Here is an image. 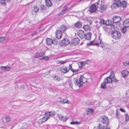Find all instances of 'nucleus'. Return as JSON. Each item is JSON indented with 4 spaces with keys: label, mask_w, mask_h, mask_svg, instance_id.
I'll return each mask as SVG.
<instances>
[{
    "label": "nucleus",
    "mask_w": 129,
    "mask_h": 129,
    "mask_svg": "<svg viewBox=\"0 0 129 129\" xmlns=\"http://www.w3.org/2000/svg\"><path fill=\"white\" fill-rule=\"evenodd\" d=\"M80 63V66H79V68H81L82 66H85V64L86 63V62L85 61H80L79 62Z\"/></svg>",
    "instance_id": "obj_30"
},
{
    "label": "nucleus",
    "mask_w": 129,
    "mask_h": 129,
    "mask_svg": "<svg viewBox=\"0 0 129 129\" xmlns=\"http://www.w3.org/2000/svg\"><path fill=\"white\" fill-rule=\"evenodd\" d=\"M98 129H110V128L107 127V126L105 127L104 125H103L102 123L99 124V125L98 127Z\"/></svg>",
    "instance_id": "obj_18"
},
{
    "label": "nucleus",
    "mask_w": 129,
    "mask_h": 129,
    "mask_svg": "<svg viewBox=\"0 0 129 129\" xmlns=\"http://www.w3.org/2000/svg\"><path fill=\"white\" fill-rule=\"evenodd\" d=\"M50 114H51V115H55L56 114V112L55 111L52 112H51V113H50Z\"/></svg>",
    "instance_id": "obj_48"
},
{
    "label": "nucleus",
    "mask_w": 129,
    "mask_h": 129,
    "mask_svg": "<svg viewBox=\"0 0 129 129\" xmlns=\"http://www.w3.org/2000/svg\"><path fill=\"white\" fill-rule=\"evenodd\" d=\"M40 11L41 12L44 13L46 10L47 8L44 5H41L40 6Z\"/></svg>",
    "instance_id": "obj_20"
},
{
    "label": "nucleus",
    "mask_w": 129,
    "mask_h": 129,
    "mask_svg": "<svg viewBox=\"0 0 129 129\" xmlns=\"http://www.w3.org/2000/svg\"><path fill=\"white\" fill-rule=\"evenodd\" d=\"M78 34L79 36L81 39L84 38L85 34L83 31L81 30L79 31L78 33Z\"/></svg>",
    "instance_id": "obj_12"
},
{
    "label": "nucleus",
    "mask_w": 129,
    "mask_h": 129,
    "mask_svg": "<svg viewBox=\"0 0 129 129\" xmlns=\"http://www.w3.org/2000/svg\"><path fill=\"white\" fill-rule=\"evenodd\" d=\"M94 41V40H93L91 42H88L87 44V45H93V42Z\"/></svg>",
    "instance_id": "obj_43"
},
{
    "label": "nucleus",
    "mask_w": 129,
    "mask_h": 129,
    "mask_svg": "<svg viewBox=\"0 0 129 129\" xmlns=\"http://www.w3.org/2000/svg\"><path fill=\"white\" fill-rule=\"evenodd\" d=\"M86 111L87 114H88L89 113L92 114L94 112V110L92 108H87Z\"/></svg>",
    "instance_id": "obj_21"
},
{
    "label": "nucleus",
    "mask_w": 129,
    "mask_h": 129,
    "mask_svg": "<svg viewBox=\"0 0 129 129\" xmlns=\"http://www.w3.org/2000/svg\"><path fill=\"white\" fill-rule=\"evenodd\" d=\"M70 123L71 124H78L79 123V122H70Z\"/></svg>",
    "instance_id": "obj_47"
},
{
    "label": "nucleus",
    "mask_w": 129,
    "mask_h": 129,
    "mask_svg": "<svg viewBox=\"0 0 129 129\" xmlns=\"http://www.w3.org/2000/svg\"><path fill=\"white\" fill-rule=\"evenodd\" d=\"M5 118L7 122H9L11 120L10 117L9 116L5 117Z\"/></svg>",
    "instance_id": "obj_37"
},
{
    "label": "nucleus",
    "mask_w": 129,
    "mask_h": 129,
    "mask_svg": "<svg viewBox=\"0 0 129 129\" xmlns=\"http://www.w3.org/2000/svg\"><path fill=\"white\" fill-rule=\"evenodd\" d=\"M100 46L101 47H102L103 48L104 47H105L104 45L103 44H102V45H101Z\"/></svg>",
    "instance_id": "obj_62"
},
{
    "label": "nucleus",
    "mask_w": 129,
    "mask_h": 129,
    "mask_svg": "<svg viewBox=\"0 0 129 129\" xmlns=\"http://www.w3.org/2000/svg\"><path fill=\"white\" fill-rule=\"evenodd\" d=\"M6 68L5 71H10L11 70V68L10 67L6 66Z\"/></svg>",
    "instance_id": "obj_44"
},
{
    "label": "nucleus",
    "mask_w": 129,
    "mask_h": 129,
    "mask_svg": "<svg viewBox=\"0 0 129 129\" xmlns=\"http://www.w3.org/2000/svg\"><path fill=\"white\" fill-rule=\"evenodd\" d=\"M60 30L63 32L64 31L67 29V28L64 25H62L60 28Z\"/></svg>",
    "instance_id": "obj_25"
},
{
    "label": "nucleus",
    "mask_w": 129,
    "mask_h": 129,
    "mask_svg": "<svg viewBox=\"0 0 129 129\" xmlns=\"http://www.w3.org/2000/svg\"><path fill=\"white\" fill-rule=\"evenodd\" d=\"M82 22L80 21H78L75 24V26L77 28H79L82 27Z\"/></svg>",
    "instance_id": "obj_14"
},
{
    "label": "nucleus",
    "mask_w": 129,
    "mask_h": 129,
    "mask_svg": "<svg viewBox=\"0 0 129 129\" xmlns=\"http://www.w3.org/2000/svg\"><path fill=\"white\" fill-rule=\"evenodd\" d=\"M38 38H39V37H36V38H34V39H33V40H36V39H38Z\"/></svg>",
    "instance_id": "obj_64"
},
{
    "label": "nucleus",
    "mask_w": 129,
    "mask_h": 129,
    "mask_svg": "<svg viewBox=\"0 0 129 129\" xmlns=\"http://www.w3.org/2000/svg\"><path fill=\"white\" fill-rule=\"evenodd\" d=\"M66 62V61H61L60 62V63L61 64H63L64 63H65Z\"/></svg>",
    "instance_id": "obj_60"
},
{
    "label": "nucleus",
    "mask_w": 129,
    "mask_h": 129,
    "mask_svg": "<svg viewBox=\"0 0 129 129\" xmlns=\"http://www.w3.org/2000/svg\"><path fill=\"white\" fill-rule=\"evenodd\" d=\"M54 79L57 81H59L61 80V79L59 77L56 76L54 77Z\"/></svg>",
    "instance_id": "obj_36"
},
{
    "label": "nucleus",
    "mask_w": 129,
    "mask_h": 129,
    "mask_svg": "<svg viewBox=\"0 0 129 129\" xmlns=\"http://www.w3.org/2000/svg\"><path fill=\"white\" fill-rule=\"evenodd\" d=\"M1 3L2 5H3L4 6H5L6 5V3L5 2H1V3Z\"/></svg>",
    "instance_id": "obj_55"
},
{
    "label": "nucleus",
    "mask_w": 129,
    "mask_h": 129,
    "mask_svg": "<svg viewBox=\"0 0 129 129\" xmlns=\"http://www.w3.org/2000/svg\"><path fill=\"white\" fill-rule=\"evenodd\" d=\"M112 79V78H113L115 77V73L113 71H111L110 72V75L109 76Z\"/></svg>",
    "instance_id": "obj_28"
},
{
    "label": "nucleus",
    "mask_w": 129,
    "mask_h": 129,
    "mask_svg": "<svg viewBox=\"0 0 129 129\" xmlns=\"http://www.w3.org/2000/svg\"><path fill=\"white\" fill-rule=\"evenodd\" d=\"M105 20L103 19H101L100 20L99 23L100 24H105V25H107V24L106 22H105Z\"/></svg>",
    "instance_id": "obj_29"
},
{
    "label": "nucleus",
    "mask_w": 129,
    "mask_h": 129,
    "mask_svg": "<svg viewBox=\"0 0 129 129\" xmlns=\"http://www.w3.org/2000/svg\"><path fill=\"white\" fill-rule=\"evenodd\" d=\"M96 10V7L95 4H93L91 5L89 8L88 11L91 13H94Z\"/></svg>",
    "instance_id": "obj_8"
},
{
    "label": "nucleus",
    "mask_w": 129,
    "mask_h": 129,
    "mask_svg": "<svg viewBox=\"0 0 129 129\" xmlns=\"http://www.w3.org/2000/svg\"><path fill=\"white\" fill-rule=\"evenodd\" d=\"M55 35L56 38L59 39L61 38L62 36L61 31L59 30H57L56 31Z\"/></svg>",
    "instance_id": "obj_11"
},
{
    "label": "nucleus",
    "mask_w": 129,
    "mask_h": 129,
    "mask_svg": "<svg viewBox=\"0 0 129 129\" xmlns=\"http://www.w3.org/2000/svg\"><path fill=\"white\" fill-rule=\"evenodd\" d=\"M91 34L90 33H88L86 34H85L84 38L85 39L88 40H90L91 39Z\"/></svg>",
    "instance_id": "obj_16"
},
{
    "label": "nucleus",
    "mask_w": 129,
    "mask_h": 129,
    "mask_svg": "<svg viewBox=\"0 0 129 129\" xmlns=\"http://www.w3.org/2000/svg\"><path fill=\"white\" fill-rule=\"evenodd\" d=\"M79 40L78 38H74L71 41L70 45L72 46L73 45H77L79 43Z\"/></svg>",
    "instance_id": "obj_7"
},
{
    "label": "nucleus",
    "mask_w": 129,
    "mask_h": 129,
    "mask_svg": "<svg viewBox=\"0 0 129 129\" xmlns=\"http://www.w3.org/2000/svg\"><path fill=\"white\" fill-rule=\"evenodd\" d=\"M123 25L124 27H129V19H126L124 21Z\"/></svg>",
    "instance_id": "obj_13"
},
{
    "label": "nucleus",
    "mask_w": 129,
    "mask_h": 129,
    "mask_svg": "<svg viewBox=\"0 0 129 129\" xmlns=\"http://www.w3.org/2000/svg\"><path fill=\"white\" fill-rule=\"evenodd\" d=\"M106 84H107L106 82H105L104 81L101 84V87L102 88L104 89L106 87Z\"/></svg>",
    "instance_id": "obj_27"
},
{
    "label": "nucleus",
    "mask_w": 129,
    "mask_h": 129,
    "mask_svg": "<svg viewBox=\"0 0 129 129\" xmlns=\"http://www.w3.org/2000/svg\"><path fill=\"white\" fill-rule=\"evenodd\" d=\"M49 59V58L47 56L42 57V58H41L40 59L41 60H47L48 59Z\"/></svg>",
    "instance_id": "obj_41"
},
{
    "label": "nucleus",
    "mask_w": 129,
    "mask_h": 129,
    "mask_svg": "<svg viewBox=\"0 0 129 129\" xmlns=\"http://www.w3.org/2000/svg\"><path fill=\"white\" fill-rule=\"evenodd\" d=\"M113 21L114 23H119L121 20V18L119 16H115L113 19Z\"/></svg>",
    "instance_id": "obj_10"
},
{
    "label": "nucleus",
    "mask_w": 129,
    "mask_h": 129,
    "mask_svg": "<svg viewBox=\"0 0 129 129\" xmlns=\"http://www.w3.org/2000/svg\"><path fill=\"white\" fill-rule=\"evenodd\" d=\"M70 43V41L69 39L67 38H66L61 41L59 43V44L61 46H65L69 45Z\"/></svg>",
    "instance_id": "obj_6"
},
{
    "label": "nucleus",
    "mask_w": 129,
    "mask_h": 129,
    "mask_svg": "<svg viewBox=\"0 0 129 129\" xmlns=\"http://www.w3.org/2000/svg\"><path fill=\"white\" fill-rule=\"evenodd\" d=\"M58 117L60 119H61V120L64 121H66L68 119V118L67 117H64L63 116L61 115L58 116Z\"/></svg>",
    "instance_id": "obj_26"
},
{
    "label": "nucleus",
    "mask_w": 129,
    "mask_h": 129,
    "mask_svg": "<svg viewBox=\"0 0 129 129\" xmlns=\"http://www.w3.org/2000/svg\"><path fill=\"white\" fill-rule=\"evenodd\" d=\"M50 113L51 112H49L47 111L44 114V115H46V116L47 117L46 118H48V119L49 118V117L51 116V114H50Z\"/></svg>",
    "instance_id": "obj_34"
},
{
    "label": "nucleus",
    "mask_w": 129,
    "mask_h": 129,
    "mask_svg": "<svg viewBox=\"0 0 129 129\" xmlns=\"http://www.w3.org/2000/svg\"><path fill=\"white\" fill-rule=\"evenodd\" d=\"M113 79V80H112V81H113L115 83H117L118 82V80H117V79H116L115 77H114Z\"/></svg>",
    "instance_id": "obj_45"
},
{
    "label": "nucleus",
    "mask_w": 129,
    "mask_h": 129,
    "mask_svg": "<svg viewBox=\"0 0 129 129\" xmlns=\"http://www.w3.org/2000/svg\"><path fill=\"white\" fill-rule=\"evenodd\" d=\"M48 118H46L45 120H43V121L41 119H40L38 121V122L39 124H41L42 123L45 122L46 121L48 120Z\"/></svg>",
    "instance_id": "obj_33"
},
{
    "label": "nucleus",
    "mask_w": 129,
    "mask_h": 129,
    "mask_svg": "<svg viewBox=\"0 0 129 129\" xmlns=\"http://www.w3.org/2000/svg\"><path fill=\"white\" fill-rule=\"evenodd\" d=\"M68 84L69 86H70V87H72V81L71 80H68Z\"/></svg>",
    "instance_id": "obj_39"
},
{
    "label": "nucleus",
    "mask_w": 129,
    "mask_h": 129,
    "mask_svg": "<svg viewBox=\"0 0 129 129\" xmlns=\"http://www.w3.org/2000/svg\"><path fill=\"white\" fill-rule=\"evenodd\" d=\"M127 27L124 26V27L122 28L121 29V32L123 34L125 33L127 31Z\"/></svg>",
    "instance_id": "obj_32"
},
{
    "label": "nucleus",
    "mask_w": 129,
    "mask_h": 129,
    "mask_svg": "<svg viewBox=\"0 0 129 129\" xmlns=\"http://www.w3.org/2000/svg\"><path fill=\"white\" fill-rule=\"evenodd\" d=\"M0 69L2 70H5V69L6 68V66H1L0 67Z\"/></svg>",
    "instance_id": "obj_50"
},
{
    "label": "nucleus",
    "mask_w": 129,
    "mask_h": 129,
    "mask_svg": "<svg viewBox=\"0 0 129 129\" xmlns=\"http://www.w3.org/2000/svg\"><path fill=\"white\" fill-rule=\"evenodd\" d=\"M74 79H75L74 82L75 84L77 86L79 84L78 86L79 87H82L83 85V84L87 81L86 78L82 76H80L78 81L77 79L75 78H74Z\"/></svg>",
    "instance_id": "obj_1"
},
{
    "label": "nucleus",
    "mask_w": 129,
    "mask_h": 129,
    "mask_svg": "<svg viewBox=\"0 0 129 129\" xmlns=\"http://www.w3.org/2000/svg\"><path fill=\"white\" fill-rule=\"evenodd\" d=\"M61 71L64 73H67L69 71V70L66 67H63L61 70Z\"/></svg>",
    "instance_id": "obj_24"
},
{
    "label": "nucleus",
    "mask_w": 129,
    "mask_h": 129,
    "mask_svg": "<svg viewBox=\"0 0 129 129\" xmlns=\"http://www.w3.org/2000/svg\"><path fill=\"white\" fill-rule=\"evenodd\" d=\"M68 8V7H66V8L65 9H63V10H62L61 11V12H62L63 11H66Z\"/></svg>",
    "instance_id": "obj_58"
},
{
    "label": "nucleus",
    "mask_w": 129,
    "mask_h": 129,
    "mask_svg": "<svg viewBox=\"0 0 129 129\" xmlns=\"http://www.w3.org/2000/svg\"><path fill=\"white\" fill-rule=\"evenodd\" d=\"M33 8V11L34 12L36 13H37L39 10V8H38L36 5H34Z\"/></svg>",
    "instance_id": "obj_22"
},
{
    "label": "nucleus",
    "mask_w": 129,
    "mask_h": 129,
    "mask_svg": "<svg viewBox=\"0 0 129 129\" xmlns=\"http://www.w3.org/2000/svg\"><path fill=\"white\" fill-rule=\"evenodd\" d=\"M68 8V7H66V8L65 9H63V10H62L61 11V12H62L63 11H66Z\"/></svg>",
    "instance_id": "obj_57"
},
{
    "label": "nucleus",
    "mask_w": 129,
    "mask_h": 129,
    "mask_svg": "<svg viewBox=\"0 0 129 129\" xmlns=\"http://www.w3.org/2000/svg\"><path fill=\"white\" fill-rule=\"evenodd\" d=\"M125 120L126 122L128 121L129 120V116L127 114H125Z\"/></svg>",
    "instance_id": "obj_35"
},
{
    "label": "nucleus",
    "mask_w": 129,
    "mask_h": 129,
    "mask_svg": "<svg viewBox=\"0 0 129 129\" xmlns=\"http://www.w3.org/2000/svg\"><path fill=\"white\" fill-rule=\"evenodd\" d=\"M37 34V33L35 31L31 35V36L32 37H33V36L36 35Z\"/></svg>",
    "instance_id": "obj_52"
},
{
    "label": "nucleus",
    "mask_w": 129,
    "mask_h": 129,
    "mask_svg": "<svg viewBox=\"0 0 129 129\" xmlns=\"http://www.w3.org/2000/svg\"><path fill=\"white\" fill-rule=\"evenodd\" d=\"M45 53V52H41L39 53L37 52L35 54V57H38L43 56L44 55Z\"/></svg>",
    "instance_id": "obj_15"
},
{
    "label": "nucleus",
    "mask_w": 129,
    "mask_h": 129,
    "mask_svg": "<svg viewBox=\"0 0 129 129\" xmlns=\"http://www.w3.org/2000/svg\"><path fill=\"white\" fill-rule=\"evenodd\" d=\"M121 6L123 8H125L126 7V2L125 1H123L122 3H121Z\"/></svg>",
    "instance_id": "obj_31"
},
{
    "label": "nucleus",
    "mask_w": 129,
    "mask_h": 129,
    "mask_svg": "<svg viewBox=\"0 0 129 129\" xmlns=\"http://www.w3.org/2000/svg\"><path fill=\"white\" fill-rule=\"evenodd\" d=\"M112 36L113 38L116 40L120 38L121 37L120 33L117 31H113L112 33Z\"/></svg>",
    "instance_id": "obj_5"
},
{
    "label": "nucleus",
    "mask_w": 129,
    "mask_h": 129,
    "mask_svg": "<svg viewBox=\"0 0 129 129\" xmlns=\"http://www.w3.org/2000/svg\"><path fill=\"white\" fill-rule=\"evenodd\" d=\"M5 40V38L4 37H0V43L3 42Z\"/></svg>",
    "instance_id": "obj_40"
},
{
    "label": "nucleus",
    "mask_w": 129,
    "mask_h": 129,
    "mask_svg": "<svg viewBox=\"0 0 129 129\" xmlns=\"http://www.w3.org/2000/svg\"><path fill=\"white\" fill-rule=\"evenodd\" d=\"M45 117H44L43 118L40 119L43 121V120H45Z\"/></svg>",
    "instance_id": "obj_61"
},
{
    "label": "nucleus",
    "mask_w": 129,
    "mask_h": 129,
    "mask_svg": "<svg viewBox=\"0 0 129 129\" xmlns=\"http://www.w3.org/2000/svg\"><path fill=\"white\" fill-rule=\"evenodd\" d=\"M83 28L85 30H86L89 29V26L88 25H84L83 26Z\"/></svg>",
    "instance_id": "obj_38"
},
{
    "label": "nucleus",
    "mask_w": 129,
    "mask_h": 129,
    "mask_svg": "<svg viewBox=\"0 0 129 129\" xmlns=\"http://www.w3.org/2000/svg\"><path fill=\"white\" fill-rule=\"evenodd\" d=\"M45 2L46 3V6L48 7H51L52 4L51 0H45Z\"/></svg>",
    "instance_id": "obj_19"
},
{
    "label": "nucleus",
    "mask_w": 129,
    "mask_h": 129,
    "mask_svg": "<svg viewBox=\"0 0 129 129\" xmlns=\"http://www.w3.org/2000/svg\"><path fill=\"white\" fill-rule=\"evenodd\" d=\"M58 42L56 40H54L53 41V43L52 44H54L55 45H57V44Z\"/></svg>",
    "instance_id": "obj_46"
},
{
    "label": "nucleus",
    "mask_w": 129,
    "mask_h": 129,
    "mask_svg": "<svg viewBox=\"0 0 129 129\" xmlns=\"http://www.w3.org/2000/svg\"><path fill=\"white\" fill-rule=\"evenodd\" d=\"M64 100H63V101L62 102V103H63V104H64V103H68V100H67L66 102H64Z\"/></svg>",
    "instance_id": "obj_54"
},
{
    "label": "nucleus",
    "mask_w": 129,
    "mask_h": 129,
    "mask_svg": "<svg viewBox=\"0 0 129 129\" xmlns=\"http://www.w3.org/2000/svg\"><path fill=\"white\" fill-rule=\"evenodd\" d=\"M123 64H124V65L125 66H126L127 65H128V63L126 62H123Z\"/></svg>",
    "instance_id": "obj_59"
},
{
    "label": "nucleus",
    "mask_w": 129,
    "mask_h": 129,
    "mask_svg": "<svg viewBox=\"0 0 129 129\" xmlns=\"http://www.w3.org/2000/svg\"><path fill=\"white\" fill-rule=\"evenodd\" d=\"M104 81L107 84L111 83L112 80L109 77L106 78L104 80Z\"/></svg>",
    "instance_id": "obj_17"
},
{
    "label": "nucleus",
    "mask_w": 129,
    "mask_h": 129,
    "mask_svg": "<svg viewBox=\"0 0 129 129\" xmlns=\"http://www.w3.org/2000/svg\"><path fill=\"white\" fill-rule=\"evenodd\" d=\"M121 73L122 76L124 78H126L129 76V72L126 70L122 71Z\"/></svg>",
    "instance_id": "obj_9"
},
{
    "label": "nucleus",
    "mask_w": 129,
    "mask_h": 129,
    "mask_svg": "<svg viewBox=\"0 0 129 129\" xmlns=\"http://www.w3.org/2000/svg\"><path fill=\"white\" fill-rule=\"evenodd\" d=\"M73 71L72 72H73V73H77L78 71L79 70L78 69L76 70L73 69Z\"/></svg>",
    "instance_id": "obj_51"
},
{
    "label": "nucleus",
    "mask_w": 129,
    "mask_h": 129,
    "mask_svg": "<svg viewBox=\"0 0 129 129\" xmlns=\"http://www.w3.org/2000/svg\"><path fill=\"white\" fill-rule=\"evenodd\" d=\"M103 4L102 2L98 1L96 4L97 5L99 4L101 5L99 8V11L101 13L105 11L107 9V6L104 5V4Z\"/></svg>",
    "instance_id": "obj_3"
},
{
    "label": "nucleus",
    "mask_w": 129,
    "mask_h": 129,
    "mask_svg": "<svg viewBox=\"0 0 129 129\" xmlns=\"http://www.w3.org/2000/svg\"><path fill=\"white\" fill-rule=\"evenodd\" d=\"M57 102H62V100H61V98H58L57 99Z\"/></svg>",
    "instance_id": "obj_49"
},
{
    "label": "nucleus",
    "mask_w": 129,
    "mask_h": 129,
    "mask_svg": "<svg viewBox=\"0 0 129 129\" xmlns=\"http://www.w3.org/2000/svg\"><path fill=\"white\" fill-rule=\"evenodd\" d=\"M69 69H68V70H69V71L70 70L72 72L73 71V69L72 68V65L71 64H70L69 65Z\"/></svg>",
    "instance_id": "obj_42"
},
{
    "label": "nucleus",
    "mask_w": 129,
    "mask_h": 129,
    "mask_svg": "<svg viewBox=\"0 0 129 129\" xmlns=\"http://www.w3.org/2000/svg\"><path fill=\"white\" fill-rule=\"evenodd\" d=\"M99 45V44L98 43H94L93 44V45H96L97 46H98Z\"/></svg>",
    "instance_id": "obj_63"
},
{
    "label": "nucleus",
    "mask_w": 129,
    "mask_h": 129,
    "mask_svg": "<svg viewBox=\"0 0 129 129\" xmlns=\"http://www.w3.org/2000/svg\"><path fill=\"white\" fill-rule=\"evenodd\" d=\"M126 94L127 96L129 97V89L126 91Z\"/></svg>",
    "instance_id": "obj_56"
},
{
    "label": "nucleus",
    "mask_w": 129,
    "mask_h": 129,
    "mask_svg": "<svg viewBox=\"0 0 129 129\" xmlns=\"http://www.w3.org/2000/svg\"><path fill=\"white\" fill-rule=\"evenodd\" d=\"M121 2L120 0H114V3L111 6L113 8L116 9L121 6Z\"/></svg>",
    "instance_id": "obj_4"
},
{
    "label": "nucleus",
    "mask_w": 129,
    "mask_h": 129,
    "mask_svg": "<svg viewBox=\"0 0 129 129\" xmlns=\"http://www.w3.org/2000/svg\"><path fill=\"white\" fill-rule=\"evenodd\" d=\"M120 110L122 112H125V110L122 108H120Z\"/></svg>",
    "instance_id": "obj_53"
},
{
    "label": "nucleus",
    "mask_w": 129,
    "mask_h": 129,
    "mask_svg": "<svg viewBox=\"0 0 129 129\" xmlns=\"http://www.w3.org/2000/svg\"><path fill=\"white\" fill-rule=\"evenodd\" d=\"M46 42L48 45H50L53 43V40L50 38H48L46 40Z\"/></svg>",
    "instance_id": "obj_23"
},
{
    "label": "nucleus",
    "mask_w": 129,
    "mask_h": 129,
    "mask_svg": "<svg viewBox=\"0 0 129 129\" xmlns=\"http://www.w3.org/2000/svg\"><path fill=\"white\" fill-rule=\"evenodd\" d=\"M101 121L102 123L104 125L105 127L107 126L108 124L109 120L106 116H102L100 118Z\"/></svg>",
    "instance_id": "obj_2"
}]
</instances>
